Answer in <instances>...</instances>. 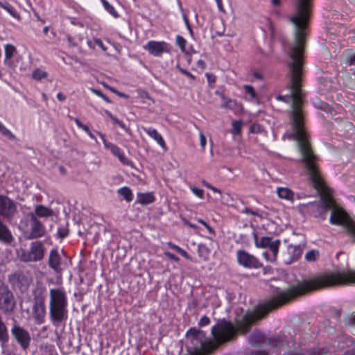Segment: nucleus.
Here are the masks:
<instances>
[{
	"mask_svg": "<svg viewBox=\"0 0 355 355\" xmlns=\"http://www.w3.org/2000/svg\"><path fill=\"white\" fill-rule=\"evenodd\" d=\"M337 286V272H327L303 280L296 286L281 291L277 295L259 304L252 311L248 312L241 319H237L234 325L231 322L222 320L211 329L214 340H207L205 334L195 328L187 333V338L196 345V349L211 352L219 345L234 340L238 334L248 333L252 326L273 310L288 303L298 296L327 287Z\"/></svg>",
	"mask_w": 355,
	"mask_h": 355,
	"instance_id": "obj_1",
	"label": "nucleus"
},
{
	"mask_svg": "<svg viewBox=\"0 0 355 355\" xmlns=\"http://www.w3.org/2000/svg\"><path fill=\"white\" fill-rule=\"evenodd\" d=\"M49 315L53 324L58 325L67 319V298L63 288L49 291Z\"/></svg>",
	"mask_w": 355,
	"mask_h": 355,
	"instance_id": "obj_2",
	"label": "nucleus"
},
{
	"mask_svg": "<svg viewBox=\"0 0 355 355\" xmlns=\"http://www.w3.org/2000/svg\"><path fill=\"white\" fill-rule=\"evenodd\" d=\"M44 254L45 248L40 241L32 242L28 249L20 248L17 250L19 259L24 262L40 261L44 258Z\"/></svg>",
	"mask_w": 355,
	"mask_h": 355,
	"instance_id": "obj_3",
	"label": "nucleus"
},
{
	"mask_svg": "<svg viewBox=\"0 0 355 355\" xmlns=\"http://www.w3.org/2000/svg\"><path fill=\"white\" fill-rule=\"evenodd\" d=\"M16 308V300L8 286L0 281V310L4 314L13 313Z\"/></svg>",
	"mask_w": 355,
	"mask_h": 355,
	"instance_id": "obj_4",
	"label": "nucleus"
},
{
	"mask_svg": "<svg viewBox=\"0 0 355 355\" xmlns=\"http://www.w3.org/2000/svg\"><path fill=\"white\" fill-rule=\"evenodd\" d=\"M29 220L27 223V230L25 233L28 239H38L45 234L44 225L35 217L33 213L28 214Z\"/></svg>",
	"mask_w": 355,
	"mask_h": 355,
	"instance_id": "obj_5",
	"label": "nucleus"
},
{
	"mask_svg": "<svg viewBox=\"0 0 355 355\" xmlns=\"http://www.w3.org/2000/svg\"><path fill=\"white\" fill-rule=\"evenodd\" d=\"M10 331L14 339L24 350H26L30 347L31 342L30 333L24 327L17 324L16 320H15Z\"/></svg>",
	"mask_w": 355,
	"mask_h": 355,
	"instance_id": "obj_6",
	"label": "nucleus"
},
{
	"mask_svg": "<svg viewBox=\"0 0 355 355\" xmlns=\"http://www.w3.org/2000/svg\"><path fill=\"white\" fill-rule=\"evenodd\" d=\"M255 243L257 247L261 248H268L272 253V258H269L268 252H264L263 255L268 260L275 261L279 251L280 241L274 240L271 237H262L259 241L257 240V235L254 233Z\"/></svg>",
	"mask_w": 355,
	"mask_h": 355,
	"instance_id": "obj_7",
	"label": "nucleus"
},
{
	"mask_svg": "<svg viewBox=\"0 0 355 355\" xmlns=\"http://www.w3.org/2000/svg\"><path fill=\"white\" fill-rule=\"evenodd\" d=\"M237 260L239 263L245 268H259L261 266L255 257L243 250L237 252Z\"/></svg>",
	"mask_w": 355,
	"mask_h": 355,
	"instance_id": "obj_8",
	"label": "nucleus"
},
{
	"mask_svg": "<svg viewBox=\"0 0 355 355\" xmlns=\"http://www.w3.org/2000/svg\"><path fill=\"white\" fill-rule=\"evenodd\" d=\"M98 135L101 137L103 143L107 150H110L111 153L118 157V159L120 160V162L127 166L132 165L131 161H130L124 155L123 150L119 148L118 146H116L115 144L108 142L106 141L104 135H103L101 132H98Z\"/></svg>",
	"mask_w": 355,
	"mask_h": 355,
	"instance_id": "obj_9",
	"label": "nucleus"
},
{
	"mask_svg": "<svg viewBox=\"0 0 355 355\" xmlns=\"http://www.w3.org/2000/svg\"><path fill=\"white\" fill-rule=\"evenodd\" d=\"M32 315L37 324L44 323L46 316V306L43 300H36L35 301L32 308Z\"/></svg>",
	"mask_w": 355,
	"mask_h": 355,
	"instance_id": "obj_10",
	"label": "nucleus"
},
{
	"mask_svg": "<svg viewBox=\"0 0 355 355\" xmlns=\"http://www.w3.org/2000/svg\"><path fill=\"white\" fill-rule=\"evenodd\" d=\"M16 211V206L9 198L0 196V215L11 216Z\"/></svg>",
	"mask_w": 355,
	"mask_h": 355,
	"instance_id": "obj_11",
	"label": "nucleus"
},
{
	"mask_svg": "<svg viewBox=\"0 0 355 355\" xmlns=\"http://www.w3.org/2000/svg\"><path fill=\"white\" fill-rule=\"evenodd\" d=\"M9 280L13 286L17 287L21 291H26L31 283L30 279L21 273L11 275Z\"/></svg>",
	"mask_w": 355,
	"mask_h": 355,
	"instance_id": "obj_12",
	"label": "nucleus"
},
{
	"mask_svg": "<svg viewBox=\"0 0 355 355\" xmlns=\"http://www.w3.org/2000/svg\"><path fill=\"white\" fill-rule=\"evenodd\" d=\"M62 258L58 249H52L49 253V266L55 272H59L61 269Z\"/></svg>",
	"mask_w": 355,
	"mask_h": 355,
	"instance_id": "obj_13",
	"label": "nucleus"
},
{
	"mask_svg": "<svg viewBox=\"0 0 355 355\" xmlns=\"http://www.w3.org/2000/svg\"><path fill=\"white\" fill-rule=\"evenodd\" d=\"M302 248L300 245H289L287 249L288 258L286 259L287 263L297 260L302 254Z\"/></svg>",
	"mask_w": 355,
	"mask_h": 355,
	"instance_id": "obj_14",
	"label": "nucleus"
},
{
	"mask_svg": "<svg viewBox=\"0 0 355 355\" xmlns=\"http://www.w3.org/2000/svg\"><path fill=\"white\" fill-rule=\"evenodd\" d=\"M14 240L9 228L0 220V242L10 244Z\"/></svg>",
	"mask_w": 355,
	"mask_h": 355,
	"instance_id": "obj_15",
	"label": "nucleus"
},
{
	"mask_svg": "<svg viewBox=\"0 0 355 355\" xmlns=\"http://www.w3.org/2000/svg\"><path fill=\"white\" fill-rule=\"evenodd\" d=\"M212 241H209L208 243L200 244L198 249L199 256L205 260H208L211 253V248L212 247Z\"/></svg>",
	"mask_w": 355,
	"mask_h": 355,
	"instance_id": "obj_16",
	"label": "nucleus"
},
{
	"mask_svg": "<svg viewBox=\"0 0 355 355\" xmlns=\"http://www.w3.org/2000/svg\"><path fill=\"white\" fill-rule=\"evenodd\" d=\"M36 216L39 217H49L53 215V211L43 205H37L35 207V213H33Z\"/></svg>",
	"mask_w": 355,
	"mask_h": 355,
	"instance_id": "obj_17",
	"label": "nucleus"
},
{
	"mask_svg": "<svg viewBox=\"0 0 355 355\" xmlns=\"http://www.w3.org/2000/svg\"><path fill=\"white\" fill-rule=\"evenodd\" d=\"M9 335L8 329L5 322H3L2 317L0 315V342L6 343L8 341Z\"/></svg>",
	"mask_w": 355,
	"mask_h": 355,
	"instance_id": "obj_18",
	"label": "nucleus"
},
{
	"mask_svg": "<svg viewBox=\"0 0 355 355\" xmlns=\"http://www.w3.org/2000/svg\"><path fill=\"white\" fill-rule=\"evenodd\" d=\"M154 196L152 193H138L137 202L141 205H147L153 202Z\"/></svg>",
	"mask_w": 355,
	"mask_h": 355,
	"instance_id": "obj_19",
	"label": "nucleus"
},
{
	"mask_svg": "<svg viewBox=\"0 0 355 355\" xmlns=\"http://www.w3.org/2000/svg\"><path fill=\"white\" fill-rule=\"evenodd\" d=\"M5 60L4 63L7 65H10L9 60L12 58L16 52V48L12 44H8L5 45Z\"/></svg>",
	"mask_w": 355,
	"mask_h": 355,
	"instance_id": "obj_20",
	"label": "nucleus"
},
{
	"mask_svg": "<svg viewBox=\"0 0 355 355\" xmlns=\"http://www.w3.org/2000/svg\"><path fill=\"white\" fill-rule=\"evenodd\" d=\"M277 193L279 198L292 200L293 199V192L288 188H278Z\"/></svg>",
	"mask_w": 355,
	"mask_h": 355,
	"instance_id": "obj_21",
	"label": "nucleus"
},
{
	"mask_svg": "<svg viewBox=\"0 0 355 355\" xmlns=\"http://www.w3.org/2000/svg\"><path fill=\"white\" fill-rule=\"evenodd\" d=\"M264 340V335L261 333L254 332L249 336V342L252 345L256 346Z\"/></svg>",
	"mask_w": 355,
	"mask_h": 355,
	"instance_id": "obj_22",
	"label": "nucleus"
},
{
	"mask_svg": "<svg viewBox=\"0 0 355 355\" xmlns=\"http://www.w3.org/2000/svg\"><path fill=\"white\" fill-rule=\"evenodd\" d=\"M118 193L122 196L127 202L132 200L133 194L131 190L126 187H122L118 190Z\"/></svg>",
	"mask_w": 355,
	"mask_h": 355,
	"instance_id": "obj_23",
	"label": "nucleus"
},
{
	"mask_svg": "<svg viewBox=\"0 0 355 355\" xmlns=\"http://www.w3.org/2000/svg\"><path fill=\"white\" fill-rule=\"evenodd\" d=\"M32 77L36 80H41L47 77V73L42 69H36L32 73Z\"/></svg>",
	"mask_w": 355,
	"mask_h": 355,
	"instance_id": "obj_24",
	"label": "nucleus"
},
{
	"mask_svg": "<svg viewBox=\"0 0 355 355\" xmlns=\"http://www.w3.org/2000/svg\"><path fill=\"white\" fill-rule=\"evenodd\" d=\"M104 8L114 17H118L119 15L114 8L110 5L106 0H101Z\"/></svg>",
	"mask_w": 355,
	"mask_h": 355,
	"instance_id": "obj_25",
	"label": "nucleus"
},
{
	"mask_svg": "<svg viewBox=\"0 0 355 355\" xmlns=\"http://www.w3.org/2000/svg\"><path fill=\"white\" fill-rule=\"evenodd\" d=\"M170 46L166 42H157V56L162 53H168Z\"/></svg>",
	"mask_w": 355,
	"mask_h": 355,
	"instance_id": "obj_26",
	"label": "nucleus"
},
{
	"mask_svg": "<svg viewBox=\"0 0 355 355\" xmlns=\"http://www.w3.org/2000/svg\"><path fill=\"white\" fill-rule=\"evenodd\" d=\"M0 132L9 139L13 140L15 139V136L12 132L8 130L1 121H0Z\"/></svg>",
	"mask_w": 355,
	"mask_h": 355,
	"instance_id": "obj_27",
	"label": "nucleus"
},
{
	"mask_svg": "<svg viewBox=\"0 0 355 355\" xmlns=\"http://www.w3.org/2000/svg\"><path fill=\"white\" fill-rule=\"evenodd\" d=\"M319 252L316 250H312L309 251L306 255L305 259L308 261H315L319 257Z\"/></svg>",
	"mask_w": 355,
	"mask_h": 355,
	"instance_id": "obj_28",
	"label": "nucleus"
},
{
	"mask_svg": "<svg viewBox=\"0 0 355 355\" xmlns=\"http://www.w3.org/2000/svg\"><path fill=\"white\" fill-rule=\"evenodd\" d=\"M243 126L242 121H234L232 122V133L240 135Z\"/></svg>",
	"mask_w": 355,
	"mask_h": 355,
	"instance_id": "obj_29",
	"label": "nucleus"
},
{
	"mask_svg": "<svg viewBox=\"0 0 355 355\" xmlns=\"http://www.w3.org/2000/svg\"><path fill=\"white\" fill-rule=\"evenodd\" d=\"M105 113L114 123L117 124L122 128H125V124L121 121L119 120L116 117L114 116L110 112L105 111Z\"/></svg>",
	"mask_w": 355,
	"mask_h": 355,
	"instance_id": "obj_30",
	"label": "nucleus"
},
{
	"mask_svg": "<svg viewBox=\"0 0 355 355\" xmlns=\"http://www.w3.org/2000/svg\"><path fill=\"white\" fill-rule=\"evenodd\" d=\"M223 106L230 109H234L237 105V103L234 100L227 99L223 98Z\"/></svg>",
	"mask_w": 355,
	"mask_h": 355,
	"instance_id": "obj_31",
	"label": "nucleus"
},
{
	"mask_svg": "<svg viewBox=\"0 0 355 355\" xmlns=\"http://www.w3.org/2000/svg\"><path fill=\"white\" fill-rule=\"evenodd\" d=\"M171 248L187 259H191L189 254L183 249L175 245H171Z\"/></svg>",
	"mask_w": 355,
	"mask_h": 355,
	"instance_id": "obj_32",
	"label": "nucleus"
},
{
	"mask_svg": "<svg viewBox=\"0 0 355 355\" xmlns=\"http://www.w3.org/2000/svg\"><path fill=\"white\" fill-rule=\"evenodd\" d=\"M244 89L245 90V92L248 94L252 99H256L257 98V94L254 90V89L250 86V85H244Z\"/></svg>",
	"mask_w": 355,
	"mask_h": 355,
	"instance_id": "obj_33",
	"label": "nucleus"
},
{
	"mask_svg": "<svg viewBox=\"0 0 355 355\" xmlns=\"http://www.w3.org/2000/svg\"><path fill=\"white\" fill-rule=\"evenodd\" d=\"M157 143L161 146L164 153H165L168 148L166 144L162 138V137L157 132Z\"/></svg>",
	"mask_w": 355,
	"mask_h": 355,
	"instance_id": "obj_34",
	"label": "nucleus"
},
{
	"mask_svg": "<svg viewBox=\"0 0 355 355\" xmlns=\"http://www.w3.org/2000/svg\"><path fill=\"white\" fill-rule=\"evenodd\" d=\"M176 42L178 45L180 47L182 51H184L185 49L187 41L182 37L178 35L176 37Z\"/></svg>",
	"mask_w": 355,
	"mask_h": 355,
	"instance_id": "obj_35",
	"label": "nucleus"
},
{
	"mask_svg": "<svg viewBox=\"0 0 355 355\" xmlns=\"http://www.w3.org/2000/svg\"><path fill=\"white\" fill-rule=\"evenodd\" d=\"M151 54H155V42L150 41L146 46H144Z\"/></svg>",
	"mask_w": 355,
	"mask_h": 355,
	"instance_id": "obj_36",
	"label": "nucleus"
},
{
	"mask_svg": "<svg viewBox=\"0 0 355 355\" xmlns=\"http://www.w3.org/2000/svg\"><path fill=\"white\" fill-rule=\"evenodd\" d=\"M191 190L198 198L201 199L204 198V191L202 189L193 187H191Z\"/></svg>",
	"mask_w": 355,
	"mask_h": 355,
	"instance_id": "obj_37",
	"label": "nucleus"
},
{
	"mask_svg": "<svg viewBox=\"0 0 355 355\" xmlns=\"http://www.w3.org/2000/svg\"><path fill=\"white\" fill-rule=\"evenodd\" d=\"M202 184L208 189H211V191H213L215 193H218L220 196L222 195V193L220 191V190H219L218 189L213 187L211 184H210L209 183L207 182L206 181L203 180L202 181Z\"/></svg>",
	"mask_w": 355,
	"mask_h": 355,
	"instance_id": "obj_38",
	"label": "nucleus"
},
{
	"mask_svg": "<svg viewBox=\"0 0 355 355\" xmlns=\"http://www.w3.org/2000/svg\"><path fill=\"white\" fill-rule=\"evenodd\" d=\"M346 63L349 66L355 65V53L349 54L347 56Z\"/></svg>",
	"mask_w": 355,
	"mask_h": 355,
	"instance_id": "obj_39",
	"label": "nucleus"
},
{
	"mask_svg": "<svg viewBox=\"0 0 355 355\" xmlns=\"http://www.w3.org/2000/svg\"><path fill=\"white\" fill-rule=\"evenodd\" d=\"M324 354V352L323 349H311L308 352L309 355H322Z\"/></svg>",
	"mask_w": 355,
	"mask_h": 355,
	"instance_id": "obj_40",
	"label": "nucleus"
},
{
	"mask_svg": "<svg viewBox=\"0 0 355 355\" xmlns=\"http://www.w3.org/2000/svg\"><path fill=\"white\" fill-rule=\"evenodd\" d=\"M209 322H210L209 318L207 316H203L200 320L199 325L200 327H203V326L207 325Z\"/></svg>",
	"mask_w": 355,
	"mask_h": 355,
	"instance_id": "obj_41",
	"label": "nucleus"
},
{
	"mask_svg": "<svg viewBox=\"0 0 355 355\" xmlns=\"http://www.w3.org/2000/svg\"><path fill=\"white\" fill-rule=\"evenodd\" d=\"M200 146L204 149L206 145V137L203 132H200Z\"/></svg>",
	"mask_w": 355,
	"mask_h": 355,
	"instance_id": "obj_42",
	"label": "nucleus"
},
{
	"mask_svg": "<svg viewBox=\"0 0 355 355\" xmlns=\"http://www.w3.org/2000/svg\"><path fill=\"white\" fill-rule=\"evenodd\" d=\"M260 130H261V127L258 124H253L251 125L250 127V131L252 132V133H259L260 132Z\"/></svg>",
	"mask_w": 355,
	"mask_h": 355,
	"instance_id": "obj_43",
	"label": "nucleus"
},
{
	"mask_svg": "<svg viewBox=\"0 0 355 355\" xmlns=\"http://www.w3.org/2000/svg\"><path fill=\"white\" fill-rule=\"evenodd\" d=\"M198 222L200 223H201L202 225H203L208 230L210 233H212V234H214L215 232L214 230H213L212 227H211L205 221H204L202 219H199L198 220Z\"/></svg>",
	"mask_w": 355,
	"mask_h": 355,
	"instance_id": "obj_44",
	"label": "nucleus"
},
{
	"mask_svg": "<svg viewBox=\"0 0 355 355\" xmlns=\"http://www.w3.org/2000/svg\"><path fill=\"white\" fill-rule=\"evenodd\" d=\"M95 44L98 46L100 48H101L103 51L106 50V48L105 47L103 42L100 39H94Z\"/></svg>",
	"mask_w": 355,
	"mask_h": 355,
	"instance_id": "obj_45",
	"label": "nucleus"
},
{
	"mask_svg": "<svg viewBox=\"0 0 355 355\" xmlns=\"http://www.w3.org/2000/svg\"><path fill=\"white\" fill-rule=\"evenodd\" d=\"M219 25H220V28L217 30L216 31V33L218 35H223L224 34V31H225V28H224V24L223 22H219Z\"/></svg>",
	"mask_w": 355,
	"mask_h": 355,
	"instance_id": "obj_46",
	"label": "nucleus"
},
{
	"mask_svg": "<svg viewBox=\"0 0 355 355\" xmlns=\"http://www.w3.org/2000/svg\"><path fill=\"white\" fill-rule=\"evenodd\" d=\"M179 69H180V71L183 74L186 75L187 76L190 77V78H192V79H194V78H195L194 76H193V75H192L190 72H189L188 71H187V70H185V69H182V68H180V67L179 68Z\"/></svg>",
	"mask_w": 355,
	"mask_h": 355,
	"instance_id": "obj_47",
	"label": "nucleus"
},
{
	"mask_svg": "<svg viewBox=\"0 0 355 355\" xmlns=\"http://www.w3.org/2000/svg\"><path fill=\"white\" fill-rule=\"evenodd\" d=\"M89 89H90V91H91L93 94H96V96H99V97H101V96H103V93H102L101 91H99V90H98V89H94V88H90Z\"/></svg>",
	"mask_w": 355,
	"mask_h": 355,
	"instance_id": "obj_48",
	"label": "nucleus"
},
{
	"mask_svg": "<svg viewBox=\"0 0 355 355\" xmlns=\"http://www.w3.org/2000/svg\"><path fill=\"white\" fill-rule=\"evenodd\" d=\"M146 132L153 139H155V129L146 130Z\"/></svg>",
	"mask_w": 355,
	"mask_h": 355,
	"instance_id": "obj_49",
	"label": "nucleus"
},
{
	"mask_svg": "<svg viewBox=\"0 0 355 355\" xmlns=\"http://www.w3.org/2000/svg\"><path fill=\"white\" fill-rule=\"evenodd\" d=\"M67 39L70 45L73 46H76L78 45V44L76 42L73 41V38L70 35H67Z\"/></svg>",
	"mask_w": 355,
	"mask_h": 355,
	"instance_id": "obj_50",
	"label": "nucleus"
},
{
	"mask_svg": "<svg viewBox=\"0 0 355 355\" xmlns=\"http://www.w3.org/2000/svg\"><path fill=\"white\" fill-rule=\"evenodd\" d=\"M216 1L217 3V6H218V9L221 12H225V10L223 9V4H222V0H216Z\"/></svg>",
	"mask_w": 355,
	"mask_h": 355,
	"instance_id": "obj_51",
	"label": "nucleus"
},
{
	"mask_svg": "<svg viewBox=\"0 0 355 355\" xmlns=\"http://www.w3.org/2000/svg\"><path fill=\"white\" fill-rule=\"evenodd\" d=\"M243 212L247 213V214H252L253 216H258L259 215L258 213H257L256 211H252V210H251V209H250L248 208H245V210L243 211Z\"/></svg>",
	"mask_w": 355,
	"mask_h": 355,
	"instance_id": "obj_52",
	"label": "nucleus"
},
{
	"mask_svg": "<svg viewBox=\"0 0 355 355\" xmlns=\"http://www.w3.org/2000/svg\"><path fill=\"white\" fill-rule=\"evenodd\" d=\"M166 254L173 260H175L177 261H179V258L178 257H176L175 255H174L170 252H166Z\"/></svg>",
	"mask_w": 355,
	"mask_h": 355,
	"instance_id": "obj_53",
	"label": "nucleus"
},
{
	"mask_svg": "<svg viewBox=\"0 0 355 355\" xmlns=\"http://www.w3.org/2000/svg\"><path fill=\"white\" fill-rule=\"evenodd\" d=\"M57 98L60 101H64L66 98L65 96L63 94H62L61 92H59L57 94Z\"/></svg>",
	"mask_w": 355,
	"mask_h": 355,
	"instance_id": "obj_54",
	"label": "nucleus"
},
{
	"mask_svg": "<svg viewBox=\"0 0 355 355\" xmlns=\"http://www.w3.org/2000/svg\"><path fill=\"white\" fill-rule=\"evenodd\" d=\"M253 76L254 78H257V79H260V80H262L263 79V76L261 73L257 72V71H254L253 73Z\"/></svg>",
	"mask_w": 355,
	"mask_h": 355,
	"instance_id": "obj_55",
	"label": "nucleus"
},
{
	"mask_svg": "<svg viewBox=\"0 0 355 355\" xmlns=\"http://www.w3.org/2000/svg\"><path fill=\"white\" fill-rule=\"evenodd\" d=\"M74 121L76 123V124L77 125V126L79 128H82L85 124H83V123L80 122V120H78V119H74Z\"/></svg>",
	"mask_w": 355,
	"mask_h": 355,
	"instance_id": "obj_56",
	"label": "nucleus"
},
{
	"mask_svg": "<svg viewBox=\"0 0 355 355\" xmlns=\"http://www.w3.org/2000/svg\"><path fill=\"white\" fill-rule=\"evenodd\" d=\"M0 6L1 7H3V8L6 9L10 14L13 15L12 14L13 9H12V7H10V6H3V4L1 2H0Z\"/></svg>",
	"mask_w": 355,
	"mask_h": 355,
	"instance_id": "obj_57",
	"label": "nucleus"
},
{
	"mask_svg": "<svg viewBox=\"0 0 355 355\" xmlns=\"http://www.w3.org/2000/svg\"><path fill=\"white\" fill-rule=\"evenodd\" d=\"M103 86H104L105 88H107V89H108L109 90H110L112 92H113V93H116V90L114 88H113V87H110V86H108V85H105V84H103Z\"/></svg>",
	"mask_w": 355,
	"mask_h": 355,
	"instance_id": "obj_58",
	"label": "nucleus"
},
{
	"mask_svg": "<svg viewBox=\"0 0 355 355\" xmlns=\"http://www.w3.org/2000/svg\"><path fill=\"white\" fill-rule=\"evenodd\" d=\"M254 354L255 355H267V353L266 352H261V351L254 352Z\"/></svg>",
	"mask_w": 355,
	"mask_h": 355,
	"instance_id": "obj_59",
	"label": "nucleus"
},
{
	"mask_svg": "<svg viewBox=\"0 0 355 355\" xmlns=\"http://www.w3.org/2000/svg\"><path fill=\"white\" fill-rule=\"evenodd\" d=\"M272 3L275 6H280L281 4V2H280V0H272Z\"/></svg>",
	"mask_w": 355,
	"mask_h": 355,
	"instance_id": "obj_60",
	"label": "nucleus"
},
{
	"mask_svg": "<svg viewBox=\"0 0 355 355\" xmlns=\"http://www.w3.org/2000/svg\"><path fill=\"white\" fill-rule=\"evenodd\" d=\"M101 98H102L105 102L110 103V100L105 94H103V96H101Z\"/></svg>",
	"mask_w": 355,
	"mask_h": 355,
	"instance_id": "obj_61",
	"label": "nucleus"
},
{
	"mask_svg": "<svg viewBox=\"0 0 355 355\" xmlns=\"http://www.w3.org/2000/svg\"><path fill=\"white\" fill-rule=\"evenodd\" d=\"M101 98H102L105 102L110 103V100L105 94H103V96H101Z\"/></svg>",
	"mask_w": 355,
	"mask_h": 355,
	"instance_id": "obj_62",
	"label": "nucleus"
},
{
	"mask_svg": "<svg viewBox=\"0 0 355 355\" xmlns=\"http://www.w3.org/2000/svg\"><path fill=\"white\" fill-rule=\"evenodd\" d=\"M87 133L88 134V135L89 136L90 138L96 140L94 134L90 130L89 131V132H87ZM96 141L97 142V141Z\"/></svg>",
	"mask_w": 355,
	"mask_h": 355,
	"instance_id": "obj_63",
	"label": "nucleus"
},
{
	"mask_svg": "<svg viewBox=\"0 0 355 355\" xmlns=\"http://www.w3.org/2000/svg\"><path fill=\"white\" fill-rule=\"evenodd\" d=\"M81 129L84 130L85 132H89V128L86 125H84V126Z\"/></svg>",
	"mask_w": 355,
	"mask_h": 355,
	"instance_id": "obj_64",
	"label": "nucleus"
}]
</instances>
